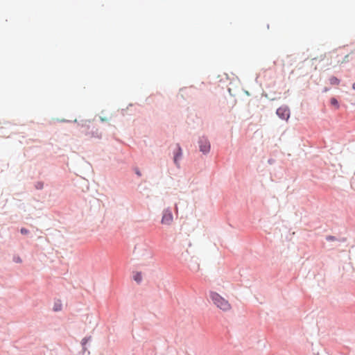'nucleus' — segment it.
<instances>
[{
  "mask_svg": "<svg viewBox=\"0 0 355 355\" xmlns=\"http://www.w3.org/2000/svg\"><path fill=\"white\" fill-rule=\"evenodd\" d=\"M209 297L212 303L220 310L228 312L232 310V305L228 300L225 299L215 291L209 292Z\"/></svg>",
  "mask_w": 355,
  "mask_h": 355,
  "instance_id": "nucleus-1",
  "label": "nucleus"
},
{
  "mask_svg": "<svg viewBox=\"0 0 355 355\" xmlns=\"http://www.w3.org/2000/svg\"><path fill=\"white\" fill-rule=\"evenodd\" d=\"M173 216L172 212L169 209H165L163 211L161 223L162 225H170L172 224Z\"/></svg>",
  "mask_w": 355,
  "mask_h": 355,
  "instance_id": "nucleus-2",
  "label": "nucleus"
},
{
  "mask_svg": "<svg viewBox=\"0 0 355 355\" xmlns=\"http://www.w3.org/2000/svg\"><path fill=\"white\" fill-rule=\"evenodd\" d=\"M276 113L279 118L285 121H288L290 117V110L286 106L279 107Z\"/></svg>",
  "mask_w": 355,
  "mask_h": 355,
  "instance_id": "nucleus-3",
  "label": "nucleus"
},
{
  "mask_svg": "<svg viewBox=\"0 0 355 355\" xmlns=\"http://www.w3.org/2000/svg\"><path fill=\"white\" fill-rule=\"evenodd\" d=\"M200 150L203 153H207L210 150L209 141L205 137L200 138L199 141Z\"/></svg>",
  "mask_w": 355,
  "mask_h": 355,
  "instance_id": "nucleus-4",
  "label": "nucleus"
},
{
  "mask_svg": "<svg viewBox=\"0 0 355 355\" xmlns=\"http://www.w3.org/2000/svg\"><path fill=\"white\" fill-rule=\"evenodd\" d=\"M182 156V150L181 148L180 147V146L177 145V150L174 153L173 161H174L175 164L178 167L180 166L179 160L181 159Z\"/></svg>",
  "mask_w": 355,
  "mask_h": 355,
  "instance_id": "nucleus-5",
  "label": "nucleus"
},
{
  "mask_svg": "<svg viewBox=\"0 0 355 355\" xmlns=\"http://www.w3.org/2000/svg\"><path fill=\"white\" fill-rule=\"evenodd\" d=\"M133 279L137 283L140 284L142 281V274L141 272H135L133 274Z\"/></svg>",
  "mask_w": 355,
  "mask_h": 355,
  "instance_id": "nucleus-6",
  "label": "nucleus"
},
{
  "mask_svg": "<svg viewBox=\"0 0 355 355\" xmlns=\"http://www.w3.org/2000/svg\"><path fill=\"white\" fill-rule=\"evenodd\" d=\"M329 83L333 85H338L340 83V80L335 76H331L329 78Z\"/></svg>",
  "mask_w": 355,
  "mask_h": 355,
  "instance_id": "nucleus-7",
  "label": "nucleus"
},
{
  "mask_svg": "<svg viewBox=\"0 0 355 355\" xmlns=\"http://www.w3.org/2000/svg\"><path fill=\"white\" fill-rule=\"evenodd\" d=\"M62 304L60 302H58L55 304L53 309L56 311L61 310Z\"/></svg>",
  "mask_w": 355,
  "mask_h": 355,
  "instance_id": "nucleus-8",
  "label": "nucleus"
},
{
  "mask_svg": "<svg viewBox=\"0 0 355 355\" xmlns=\"http://www.w3.org/2000/svg\"><path fill=\"white\" fill-rule=\"evenodd\" d=\"M331 104L333 105H335L336 107H339L338 102V101L335 98H331Z\"/></svg>",
  "mask_w": 355,
  "mask_h": 355,
  "instance_id": "nucleus-9",
  "label": "nucleus"
},
{
  "mask_svg": "<svg viewBox=\"0 0 355 355\" xmlns=\"http://www.w3.org/2000/svg\"><path fill=\"white\" fill-rule=\"evenodd\" d=\"M348 57H349V55H346L345 56V58L343 59V60H342V61L337 60V64H343V63H344V62H347V58H348Z\"/></svg>",
  "mask_w": 355,
  "mask_h": 355,
  "instance_id": "nucleus-10",
  "label": "nucleus"
},
{
  "mask_svg": "<svg viewBox=\"0 0 355 355\" xmlns=\"http://www.w3.org/2000/svg\"><path fill=\"white\" fill-rule=\"evenodd\" d=\"M21 233L23 234H26L28 233V230L25 228H21L20 230Z\"/></svg>",
  "mask_w": 355,
  "mask_h": 355,
  "instance_id": "nucleus-11",
  "label": "nucleus"
},
{
  "mask_svg": "<svg viewBox=\"0 0 355 355\" xmlns=\"http://www.w3.org/2000/svg\"><path fill=\"white\" fill-rule=\"evenodd\" d=\"M136 173H137V175H139V176H141V172H140L139 171H138V170H137V171H136Z\"/></svg>",
  "mask_w": 355,
  "mask_h": 355,
  "instance_id": "nucleus-12",
  "label": "nucleus"
},
{
  "mask_svg": "<svg viewBox=\"0 0 355 355\" xmlns=\"http://www.w3.org/2000/svg\"><path fill=\"white\" fill-rule=\"evenodd\" d=\"M338 57V55H336L335 56H331V58H335V59H337Z\"/></svg>",
  "mask_w": 355,
  "mask_h": 355,
  "instance_id": "nucleus-13",
  "label": "nucleus"
},
{
  "mask_svg": "<svg viewBox=\"0 0 355 355\" xmlns=\"http://www.w3.org/2000/svg\"><path fill=\"white\" fill-rule=\"evenodd\" d=\"M352 88L355 90V83L353 84Z\"/></svg>",
  "mask_w": 355,
  "mask_h": 355,
  "instance_id": "nucleus-14",
  "label": "nucleus"
},
{
  "mask_svg": "<svg viewBox=\"0 0 355 355\" xmlns=\"http://www.w3.org/2000/svg\"><path fill=\"white\" fill-rule=\"evenodd\" d=\"M150 257H153V254H152V253H151V252H150Z\"/></svg>",
  "mask_w": 355,
  "mask_h": 355,
  "instance_id": "nucleus-15",
  "label": "nucleus"
}]
</instances>
